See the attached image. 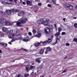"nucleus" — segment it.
Returning a JSON list of instances; mask_svg holds the SVG:
<instances>
[{
  "label": "nucleus",
  "mask_w": 77,
  "mask_h": 77,
  "mask_svg": "<svg viewBox=\"0 0 77 77\" xmlns=\"http://www.w3.org/2000/svg\"><path fill=\"white\" fill-rule=\"evenodd\" d=\"M65 6L69 9H73V6L71 5L68 3H65Z\"/></svg>",
  "instance_id": "f257e3e1"
},
{
  "label": "nucleus",
  "mask_w": 77,
  "mask_h": 77,
  "mask_svg": "<svg viewBox=\"0 0 77 77\" xmlns=\"http://www.w3.org/2000/svg\"><path fill=\"white\" fill-rule=\"evenodd\" d=\"M26 70L27 71H28V67H26Z\"/></svg>",
  "instance_id": "603ef678"
},
{
  "label": "nucleus",
  "mask_w": 77,
  "mask_h": 77,
  "mask_svg": "<svg viewBox=\"0 0 77 77\" xmlns=\"http://www.w3.org/2000/svg\"><path fill=\"white\" fill-rule=\"evenodd\" d=\"M40 58H37L35 60L36 62H38V63H41V61H40Z\"/></svg>",
  "instance_id": "2eb2a0df"
},
{
  "label": "nucleus",
  "mask_w": 77,
  "mask_h": 77,
  "mask_svg": "<svg viewBox=\"0 0 77 77\" xmlns=\"http://www.w3.org/2000/svg\"><path fill=\"white\" fill-rule=\"evenodd\" d=\"M45 21H47V23H48V22H49V21H50L49 19H45Z\"/></svg>",
  "instance_id": "37998d69"
},
{
  "label": "nucleus",
  "mask_w": 77,
  "mask_h": 77,
  "mask_svg": "<svg viewBox=\"0 0 77 77\" xmlns=\"http://www.w3.org/2000/svg\"><path fill=\"white\" fill-rule=\"evenodd\" d=\"M24 12H20L18 14V16L19 17H21V16H23V15H24Z\"/></svg>",
  "instance_id": "0eeeda50"
},
{
  "label": "nucleus",
  "mask_w": 77,
  "mask_h": 77,
  "mask_svg": "<svg viewBox=\"0 0 77 77\" xmlns=\"http://www.w3.org/2000/svg\"><path fill=\"white\" fill-rule=\"evenodd\" d=\"M23 41L24 42H27L28 41H29V38L28 37H26L23 40Z\"/></svg>",
  "instance_id": "423d86ee"
},
{
  "label": "nucleus",
  "mask_w": 77,
  "mask_h": 77,
  "mask_svg": "<svg viewBox=\"0 0 77 77\" xmlns=\"http://www.w3.org/2000/svg\"><path fill=\"white\" fill-rule=\"evenodd\" d=\"M7 29L5 27H3L2 28V29Z\"/></svg>",
  "instance_id": "09e8293b"
},
{
  "label": "nucleus",
  "mask_w": 77,
  "mask_h": 77,
  "mask_svg": "<svg viewBox=\"0 0 77 77\" xmlns=\"http://www.w3.org/2000/svg\"><path fill=\"white\" fill-rule=\"evenodd\" d=\"M60 41V39L58 38H56V42L57 43H59V42Z\"/></svg>",
  "instance_id": "412c9836"
},
{
  "label": "nucleus",
  "mask_w": 77,
  "mask_h": 77,
  "mask_svg": "<svg viewBox=\"0 0 77 77\" xmlns=\"http://www.w3.org/2000/svg\"><path fill=\"white\" fill-rule=\"evenodd\" d=\"M70 45V44H69V43H66V46H69Z\"/></svg>",
  "instance_id": "58836bf2"
},
{
  "label": "nucleus",
  "mask_w": 77,
  "mask_h": 77,
  "mask_svg": "<svg viewBox=\"0 0 77 77\" xmlns=\"http://www.w3.org/2000/svg\"><path fill=\"white\" fill-rule=\"evenodd\" d=\"M41 34L39 33L38 35H36V36H37V37H38V38H39V37L41 36Z\"/></svg>",
  "instance_id": "b1692460"
},
{
  "label": "nucleus",
  "mask_w": 77,
  "mask_h": 77,
  "mask_svg": "<svg viewBox=\"0 0 77 77\" xmlns=\"http://www.w3.org/2000/svg\"><path fill=\"white\" fill-rule=\"evenodd\" d=\"M46 50L47 51H50L51 50V49L50 47H48Z\"/></svg>",
  "instance_id": "5701e85b"
},
{
  "label": "nucleus",
  "mask_w": 77,
  "mask_h": 77,
  "mask_svg": "<svg viewBox=\"0 0 77 77\" xmlns=\"http://www.w3.org/2000/svg\"><path fill=\"white\" fill-rule=\"evenodd\" d=\"M44 52V49H42L39 52L40 54H43Z\"/></svg>",
  "instance_id": "a211bd4d"
},
{
  "label": "nucleus",
  "mask_w": 77,
  "mask_h": 77,
  "mask_svg": "<svg viewBox=\"0 0 77 77\" xmlns=\"http://www.w3.org/2000/svg\"><path fill=\"white\" fill-rule=\"evenodd\" d=\"M16 33H18V34H16L17 35H19V33L20 32V30L19 29H16Z\"/></svg>",
  "instance_id": "4be33fe9"
},
{
  "label": "nucleus",
  "mask_w": 77,
  "mask_h": 77,
  "mask_svg": "<svg viewBox=\"0 0 77 77\" xmlns=\"http://www.w3.org/2000/svg\"><path fill=\"white\" fill-rule=\"evenodd\" d=\"M6 11L7 14H8V15H10L11 14V10H6Z\"/></svg>",
  "instance_id": "6e6552de"
},
{
  "label": "nucleus",
  "mask_w": 77,
  "mask_h": 77,
  "mask_svg": "<svg viewBox=\"0 0 77 77\" xmlns=\"http://www.w3.org/2000/svg\"><path fill=\"white\" fill-rule=\"evenodd\" d=\"M45 29H49V28H48V27H47L45 28Z\"/></svg>",
  "instance_id": "bf43d9fd"
},
{
  "label": "nucleus",
  "mask_w": 77,
  "mask_h": 77,
  "mask_svg": "<svg viewBox=\"0 0 77 77\" xmlns=\"http://www.w3.org/2000/svg\"><path fill=\"white\" fill-rule=\"evenodd\" d=\"M20 2H21V3H22V2H23V1H22V0H20Z\"/></svg>",
  "instance_id": "69168bd1"
},
{
  "label": "nucleus",
  "mask_w": 77,
  "mask_h": 77,
  "mask_svg": "<svg viewBox=\"0 0 77 77\" xmlns=\"http://www.w3.org/2000/svg\"><path fill=\"white\" fill-rule=\"evenodd\" d=\"M47 53H48V51H47L46 50V51L45 52V54H47Z\"/></svg>",
  "instance_id": "864d4df0"
},
{
  "label": "nucleus",
  "mask_w": 77,
  "mask_h": 77,
  "mask_svg": "<svg viewBox=\"0 0 77 77\" xmlns=\"http://www.w3.org/2000/svg\"><path fill=\"white\" fill-rule=\"evenodd\" d=\"M10 11H11V12H14L15 11V10H14V9H12Z\"/></svg>",
  "instance_id": "4c0bfd02"
},
{
  "label": "nucleus",
  "mask_w": 77,
  "mask_h": 77,
  "mask_svg": "<svg viewBox=\"0 0 77 77\" xmlns=\"http://www.w3.org/2000/svg\"><path fill=\"white\" fill-rule=\"evenodd\" d=\"M52 2H53L54 4V5H56V2L54 1V0H52Z\"/></svg>",
  "instance_id": "72a5a7b5"
},
{
  "label": "nucleus",
  "mask_w": 77,
  "mask_h": 77,
  "mask_svg": "<svg viewBox=\"0 0 77 77\" xmlns=\"http://www.w3.org/2000/svg\"><path fill=\"white\" fill-rule=\"evenodd\" d=\"M23 4L24 5H26V3L24 2H23Z\"/></svg>",
  "instance_id": "49530a36"
},
{
  "label": "nucleus",
  "mask_w": 77,
  "mask_h": 77,
  "mask_svg": "<svg viewBox=\"0 0 77 77\" xmlns=\"http://www.w3.org/2000/svg\"><path fill=\"white\" fill-rule=\"evenodd\" d=\"M51 42V39H49L47 41V42Z\"/></svg>",
  "instance_id": "2f4dec72"
},
{
  "label": "nucleus",
  "mask_w": 77,
  "mask_h": 77,
  "mask_svg": "<svg viewBox=\"0 0 77 77\" xmlns=\"http://www.w3.org/2000/svg\"><path fill=\"white\" fill-rule=\"evenodd\" d=\"M9 33H13V29H11L9 31Z\"/></svg>",
  "instance_id": "473e14b6"
},
{
  "label": "nucleus",
  "mask_w": 77,
  "mask_h": 77,
  "mask_svg": "<svg viewBox=\"0 0 77 77\" xmlns=\"http://www.w3.org/2000/svg\"><path fill=\"white\" fill-rule=\"evenodd\" d=\"M15 12H18V10H16L15 11Z\"/></svg>",
  "instance_id": "e2e57ef3"
},
{
  "label": "nucleus",
  "mask_w": 77,
  "mask_h": 77,
  "mask_svg": "<svg viewBox=\"0 0 77 77\" xmlns=\"http://www.w3.org/2000/svg\"><path fill=\"white\" fill-rule=\"evenodd\" d=\"M11 42H11V41L10 42H8V44H10V45H12V43H11Z\"/></svg>",
  "instance_id": "3c124183"
},
{
  "label": "nucleus",
  "mask_w": 77,
  "mask_h": 77,
  "mask_svg": "<svg viewBox=\"0 0 77 77\" xmlns=\"http://www.w3.org/2000/svg\"><path fill=\"white\" fill-rule=\"evenodd\" d=\"M43 24L44 25H46V26H50V24L47 22L46 21L45 19L43 20Z\"/></svg>",
  "instance_id": "7ed1b4c3"
},
{
  "label": "nucleus",
  "mask_w": 77,
  "mask_h": 77,
  "mask_svg": "<svg viewBox=\"0 0 77 77\" xmlns=\"http://www.w3.org/2000/svg\"><path fill=\"white\" fill-rule=\"evenodd\" d=\"M3 32L6 33H9V30L8 29H2Z\"/></svg>",
  "instance_id": "f3484780"
},
{
  "label": "nucleus",
  "mask_w": 77,
  "mask_h": 77,
  "mask_svg": "<svg viewBox=\"0 0 77 77\" xmlns=\"http://www.w3.org/2000/svg\"><path fill=\"white\" fill-rule=\"evenodd\" d=\"M66 58H67V56H66V57L64 58V59H66Z\"/></svg>",
  "instance_id": "338daca9"
},
{
  "label": "nucleus",
  "mask_w": 77,
  "mask_h": 77,
  "mask_svg": "<svg viewBox=\"0 0 77 77\" xmlns=\"http://www.w3.org/2000/svg\"><path fill=\"white\" fill-rule=\"evenodd\" d=\"M48 6L49 7V8H51V4H48Z\"/></svg>",
  "instance_id": "a19ab883"
},
{
  "label": "nucleus",
  "mask_w": 77,
  "mask_h": 77,
  "mask_svg": "<svg viewBox=\"0 0 77 77\" xmlns=\"http://www.w3.org/2000/svg\"><path fill=\"white\" fill-rule=\"evenodd\" d=\"M0 44L2 45L3 46H4V47H7L8 46V44H7L3 42L0 43Z\"/></svg>",
  "instance_id": "9d476101"
},
{
  "label": "nucleus",
  "mask_w": 77,
  "mask_h": 77,
  "mask_svg": "<svg viewBox=\"0 0 77 77\" xmlns=\"http://www.w3.org/2000/svg\"><path fill=\"white\" fill-rule=\"evenodd\" d=\"M37 74L36 73V72H35L34 73V75H37Z\"/></svg>",
  "instance_id": "680f3d73"
},
{
  "label": "nucleus",
  "mask_w": 77,
  "mask_h": 77,
  "mask_svg": "<svg viewBox=\"0 0 77 77\" xmlns=\"http://www.w3.org/2000/svg\"><path fill=\"white\" fill-rule=\"evenodd\" d=\"M35 13H37V12H38V10H35Z\"/></svg>",
  "instance_id": "13d9d810"
},
{
  "label": "nucleus",
  "mask_w": 77,
  "mask_h": 77,
  "mask_svg": "<svg viewBox=\"0 0 77 77\" xmlns=\"http://www.w3.org/2000/svg\"><path fill=\"white\" fill-rule=\"evenodd\" d=\"M1 2L2 3V4H4V5H11V3L10 2H5V1H3L2 0H1Z\"/></svg>",
  "instance_id": "20e7f679"
},
{
  "label": "nucleus",
  "mask_w": 77,
  "mask_h": 77,
  "mask_svg": "<svg viewBox=\"0 0 77 77\" xmlns=\"http://www.w3.org/2000/svg\"><path fill=\"white\" fill-rule=\"evenodd\" d=\"M15 40H16V38H13L12 39V40L11 41V42H14L15 41Z\"/></svg>",
  "instance_id": "bb28decb"
},
{
  "label": "nucleus",
  "mask_w": 77,
  "mask_h": 77,
  "mask_svg": "<svg viewBox=\"0 0 77 77\" xmlns=\"http://www.w3.org/2000/svg\"><path fill=\"white\" fill-rule=\"evenodd\" d=\"M5 19L3 18H1L0 19V23L1 24H3L4 22V20Z\"/></svg>",
  "instance_id": "4468645a"
},
{
  "label": "nucleus",
  "mask_w": 77,
  "mask_h": 77,
  "mask_svg": "<svg viewBox=\"0 0 77 77\" xmlns=\"http://www.w3.org/2000/svg\"><path fill=\"white\" fill-rule=\"evenodd\" d=\"M47 41H46L43 42H42V44H43V45H45V44H46L47 43Z\"/></svg>",
  "instance_id": "a878e982"
},
{
  "label": "nucleus",
  "mask_w": 77,
  "mask_h": 77,
  "mask_svg": "<svg viewBox=\"0 0 77 77\" xmlns=\"http://www.w3.org/2000/svg\"><path fill=\"white\" fill-rule=\"evenodd\" d=\"M2 53V51L1 50H0V53Z\"/></svg>",
  "instance_id": "0e129e2a"
},
{
  "label": "nucleus",
  "mask_w": 77,
  "mask_h": 77,
  "mask_svg": "<svg viewBox=\"0 0 77 77\" xmlns=\"http://www.w3.org/2000/svg\"><path fill=\"white\" fill-rule=\"evenodd\" d=\"M38 6H41V3H39L38 4Z\"/></svg>",
  "instance_id": "8fccbe9b"
},
{
  "label": "nucleus",
  "mask_w": 77,
  "mask_h": 77,
  "mask_svg": "<svg viewBox=\"0 0 77 77\" xmlns=\"http://www.w3.org/2000/svg\"><path fill=\"white\" fill-rule=\"evenodd\" d=\"M62 35H66V33L65 32H63L61 33Z\"/></svg>",
  "instance_id": "f704fd0d"
},
{
  "label": "nucleus",
  "mask_w": 77,
  "mask_h": 77,
  "mask_svg": "<svg viewBox=\"0 0 77 77\" xmlns=\"http://www.w3.org/2000/svg\"><path fill=\"white\" fill-rule=\"evenodd\" d=\"M2 15H5V14H6V13L5 12H2Z\"/></svg>",
  "instance_id": "c03bdc74"
},
{
  "label": "nucleus",
  "mask_w": 77,
  "mask_h": 77,
  "mask_svg": "<svg viewBox=\"0 0 77 77\" xmlns=\"http://www.w3.org/2000/svg\"><path fill=\"white\" fill-rule=\"evenodd\" d=\"M5 23L6 24V26H11V24L10 23L8 22V21H6L5 22Z\"/></svg>",
  "instance_id": "dca6fc26"
},
{
  "label": "nucleus",
  "mask_w": 77,
  "mask_h": 77,
  "mask_svg": "<svg viewBox=\"0 0 77 77\" xmlns=\"http://www.w3.org/2000/svg\"><path fill=\"white\" fill-rule=\"evenodd\" d=\"M29 75V73H26L24 75V77H28Z\"/></svg>",
  "instance_id": "393cba45"
},
{
  "label": "nucleus",
  "mask_w": 77,
  "mask_h": 77,
  "mask_svg": "<svg viewBox=\"0 0 77 77\" xmlns=\"http://www.w3.org/2000/svg\"><path fill=\"white\" fill-rule=\"evenodd\" d=\"M77 18L76 17H74V19H76Z\"/></svg>",
  "instance_id": "774afa93"
},
{
  "label": "nucleus",
  "mask_w": 77,
  "mask_h": 77,
  "mask_svg": "<svg viewBox=\"0 0 77 77\" xmlns=\"http://www.w3.org/2000/svg\"><path fill=\"white\" fill-rule=\"evenodd\" d=\"M14 36H15V34H13L12 35H10L8 36V37L10 39H12Z\"/></svg>",
  "instance_id": "1a4fd4ad"
},
{
  "label": "nucleus",
  "mask_w": 77,
  "mask_h": 77,
  "mask_svg": "<svg viewBox=\"0 0 77 77\" xmlns=\"http://www.w3.org/2000/svg\"><path fill=\"white\" fill-rule=\"evenodd\" d=\"M4 36L5 34H4V33L0 32V38H3V37H4Z\"/></svg>",
  "instance_id": "f8f14e48"
},
{
  "label": "nucleus",
  "mask_w": 77,
  "mask_h": 77,
  "mask_svg": "<svg viewBox=\"0 0 77 77\" xmlns=\"http://www.w3.org/2000/svg\"><path fill=\"white\" fill-rule=\"evenodd\" d=\"M45 32L47 33V34H49L50 33V29H47L45 30Z\"/></svg>",
  "instance_id": "9b49d317"
},
{
  "label": "nucleus",
  "mask_w": 77,
  "mask_h": 77,
  "mask_svg": "<svg viewBox=\"0 0 77 77\" xmlns=\"http://www.w3.org/2000/svg\"><path fill=\"white\" fill-rule=\"evenodd\" d=\"M30 3H31L30 1H28L26 2V4L27 5H29V6H31V4H30Z\"/></svg>",
  "instance_id": "aec40b11"
},
{
  "label": "nucleus",
  "mask_w": 77,
  "mask_h": 77,
  "mask_svg": "<svg viewBox=\"0 0 77 77\" xmlns=\"http://www.w3.org/2000/svg\"><path fill=\"white\" fill-rule=\"evenodd\" d=\"M16 26L17 27H22L23 26L21 23V22H18L16 23Z\"/></svg>",
  "instance_id": "39448f33"
},
{
  "label": "nucleus",
  "mask_w": 77,
  "mask_h": 77,
  "mask_svg": "<svg viewBox=\"0 0 77 77\" xmlns=\"http://www.w3.org/2000/svg\"><path fill=\"white\" fill-rule=\"evenodd\" d=\"M43 19H40L39 20L38 22V23L39 24H42L43 23Z\"/></svg>",
  "instance_id": "ddd939ff"
},
{
  "label": "nucleus",
  "mask_w": 77,
  "mask_h": 77,
  "mask_svg": "<svg viewBox=\"0 0 77 77\" xmlns=\"http://www.w3.org/2000/svg\"><path fill=\"white\" fill-rule=\"evenodd\" d=\"M32 32L33 33H34V34L36 33V31L34 29L32 31Z\"/></svg>",
  "instance_id": "79ce46f5"
},
{
  "label": "nucleus",
  "mask_w": 77,
  "mask_h": 77,
  "mask_svg": "<svg viewBox=\"0 0 77 77\" xmlns=\"http://www.w3.org/2000/svg\"><path fill=\"white\" fill-rule=\"evenodd\" d=\"M65 20H66V19L65 18L63 19V20L64 21H65Z\"/></svg>",
  "instance_id": "4d7b16f0"
},
{
  "label": "nucleus",
  "mask_w": 77,
  "mask_h": 77,
  "mask_svg": "<svg viewBox=\"0 0 77 77\" xmlns=\"http://www.w3.org/2000/svg\"><path fill=\"white\" fill-rule=\"evenodd\" d=\"M59 34H60V33H59V34H58V33H56L55 34V36L56 37H58V36H59Z\"/></svg>",
  "instance_id": "cd10ccee"
},
{
  "label": "nucleus",
  "mask_w": 77,
  "mask_h": 77,
  "mask_svg": "<svg viewBox=\"0 0 77 77\" xmlns=\"http://www.w3.org/2000/svg\"><path fill=\"white\" fill-rule=\"evenodd\" d=\"M54 26L55 27H56V24H54Z\"/></svg>",
  "instance_id": "052dcab7"
},
{
  "label": "nucleus",
  "mask_w": 77,
  "mask_h": 77,
  "mask_svg": "<svg viewBox=\"0 0 77 77\" xmlns=\"http://www.w3.org/2000/svg\"><path fill=\"white\" fill-rule=\"evenodd\" d=\"M28 34L29 35H30V36H31V35H32V33L30 32H29L28 33Z\"/></svg>",
  "instance_id": "a18cd8bd"
},
{
  "label": "nucleus",
  "mask_w": 77,
  "mask_h": 77,
  "mask_svg": "<svg viewBox=\"0 0 77 77\" xmlns=\"http://www.w3.org/2000/svg\"><path fill=\"white\" fill-rule=\"evenodd\" d=\"M35 67V66H30V68L31 69H33V68Z\"/></svg>",
  "instance_id": "7c9ffc66"
},
{
  "label": "nucleus",
  "mask_w": 77,
  "mask_h": 77,
  "mask_svg": "<svg viewBox=\"0 0 77 77\" xmlns=\"http://www.w3.org/2000/svg\"><path fill=\"white\" fill-rule=\"evenodd\" d=\"M58 31H59L58 32H61V31H62V29H59L58 30Z\"/></svg>",
  "instance_id": "5fc2aeb1"
},
{
  "label": "nucleus",
  "mask_w": 77,
  "mask_h": 77,
  "mask_svg": "<svg viewBox=\"0 0 77 77\" xmlns=\"http://www.w3.org/2000/svg\"><path fill=\"white\" fill-rule=\"evenodd\" d=\"M74 26L75 27H77V23H74Z\"/></svg>",
  "instance_id": "ea45409f"
},
{
  "label": "nucleus",
  "mask_w": 77,
  "mask_h": 77,
  "mask_svg": "<svg viewBox=\"0 0 77 77\" xmlns=\"http://www.w3.org/2000/svg\"><path fill=\"white\" fill-rule=\"evenodd\" d=\"M14 1L16 4H17L18 2V0H14Z\"/></svg>",
  "instance_id": "c756f323"
},
{
  "label": "nucleus",
  "mask_w": 77,
  "mask_h": 77,
  "mask_svg": "<svg viewBox=\"0 0 77 77\" xmlns=\"http://www.w3.org/2000/svg\"><path fill=\"white\" fill-rule=\"evenodd\" d=\"M39 44H40V43H39V42H36V43L35 44V47H38V46L39 45Z\"/></svg>",
  "instance_id": "6ab92c4d"
},
{
  "label": "nucleus",
  "mask_w": 77,
  "mask_h": 77,
  "mask_svg": "<svg viewBox=\"0 0 77 77\" xmlns=\"http://www.w3.org/2000/svg\"><path fill=\"white\" fill-rule=\"evenodd\" d=\"M49 23H53L54 22H53V21L52 20H50L49 21Z\"/></svg>",
  "instance_id": "de8ad7c7"
},
{
  "label": "nucleus",
  "mask_w": 77,
  "mask_h": 77,
  "mask_svg": "<svg viewBox=\"0 0 77 77\" xmlns=\"http://www.w3.org/2000/svg\"><path fill=\"white\" fill-rule=\"evenodd\" d=\"M49 28L50 29H53V26L52 25H50L49 26Z\"/></svg>",
  "instance_id": "c85d7f7f"
},
{
  "label": "nucleus",
  "mask_w": 77,
  "mask_h": 77,
  "mask_svg": "<svg viewBox=\"0 0 77 77\" xmlns=\"http://www.w3.org/2000/svg\"><path fill=\"white\" fill-rule=\"evenodd\" d=\"M67 72V69H66L64 71H63L62 72V73H64V72Z\"/></svg>",
  "instance_id": "e433bc0d"
},
{
  "label": "nucleus",
  "mask_w": 77,
  "mask_h": 77,
  "mask_svg": "<svg viewBox=\"0 0 77 77\" xmlns=\"http://www.w3.org/2000/svg\"><path fill=\"white\" fill-rule=\"evenodd\" d=\"M46 2H47V3H49V2H50L49 0H47L46 1Z\"/></svg>",
  "instance_id": "6e6d98bb"
},
{
  "label": "nucleus",
  "mask_w": 77,
  "mask_h": 77,
  "mask_svg": "<svg viewBox=\"0 0 77 77\" xmlns=\"http://www.w3.org/2000/svg\"><path fill=\"white\" fill-rule=\"evenodd\" d=\"M27 20L26 18H22L20 19V21L23 24H24L26 23V21Z\"/></svg>",
  "instance_id": "f03ea898"
},
{
  "label": "nucleus",
  "mask_w": 77,
  "mask_h": 77,
  "mask_svg": "<svg viewBox=\"0 0 77 77\" xmlns=\"http://www.w3.org/2000/svg\"><path fill=\"white\" fill-rule=\"evenodd\" d=\"M21 50H24V51H27V50L25 49H23L22 48L21 49Z\"/></svg>",
  "instance_id": "c9c22d12"
}]
</instances>
